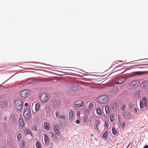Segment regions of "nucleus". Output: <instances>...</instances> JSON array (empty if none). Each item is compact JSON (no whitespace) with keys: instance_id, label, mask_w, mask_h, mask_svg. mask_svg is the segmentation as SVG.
Listing matches in <instances>:
<instances>
[{"instance_id":"nucleus-18","label":"nucleus","mask_w":148,"mask_h":148,"mask_svg":"<svg viewBox=\"0 0 148 148\" xmlns=\"http://www.w3.org/2000/svg\"><path fill=\"white\" fill-rule=\"evenodd\" d=\"M24 132L25 135L30 134L31 136H32V134L31 131L29 129H25L24 130Z\"/></svg>"},{"instance_id":"nucleus-27","label":"nucleus","mask_w":148,"mask_h":148,"mask_svg":"<svg viewBox=\"0 0 148 148\" xmlns=\"http://www.w3.org/2000/svg\"><path fill=\"white\" fill-rule=\"evenodd\" d=\"M110 121L112 122L114 121L115 119L114 114L111 115L110 116Z\"/></svg>"},{"instance_id":"nucleus-28","label":"nucleus","mask_w":148,"mask_h":148,"mask_svg":"<svg viewBox=\"0 0 148 148\" xmlns=\"http://www.w3.org/2000/svg\"><path fill=\"white\" fill-rule=\"evenodd\" d=\"M105 109L106 114L109 113L110 111V108L109 107L107 106H106Z\"/></svg>"},{"instance_id":"nucleus-48","label":"nucleus","mask_w":148,"mask_h":148,"mask_svg":"<svg viewBox=\"0 0 148 148\" xmlns=\"http://www.w3.org/2000/svg\"><path fill=\"white\" fill-rule=\"evenodd\" d=\"M80 112L79 111H78L77 112V114L79 115Z\"/></svg>"},{"instance_id":"nucleus-34","label":"nucleus","mask_w":148,"mask_h":148,"mask_svg":"<svg viewBox=\"0 0 148 148\" xmlns=\"http://www.w3.org/2000/svg\"><path fill=\"white\" fill-rule=\"evenodd\" d=\"M117 105L116 103H114L112 104L111 107L113 109H116L117 108Z\"/></svg>"},{"instance_id":"nucleus-12","label":"nucleus","mask_w":148,"mask_h":148,"mask_svg":"<svg viewBox=\"0 0 148 148\" xmlns=\"http://www.w3.org/2000/svg\"><path fill=\"white\" fill-rule=\"evenodd\" d=\"M75 119L74 112L73 110H71L69 112V120L70 121H72Z\"/></svg>"},{"instance_id":"nucleus-13","label":"nucleus","mask_w":148,"mask_h":148,"mask_svg":"<svg viewBox=\"0 0 148 148\" xmlns=\"http://www.w3.org/2000/svg\"><path fill=\"white\" fill-rule=\"evenodd\" d=\"M18 122L19 125L21 127L23 128L24 127L25 124L23 118H20L18 121Z\"/></svg>"},{"instance_id":"nucleus-21","label":"nucleus","mask_w":148,"mask_h":148,"mask_svg":"<svg viewBox=\"0 0 148 148\" xmlns=\"http://www.w3.org/2000/svg\"><path fill=\"white\" fill-rule=\"evenodd\" d=\"M97 113L99 116H101L102 114V112L100 108H97L96 110Z\"/></svg>"},{"instance_id":"nucleus-16","label":"nucleus","mask_w":148,"mask_h":148,"mask_svg":"<svg viewBox=\"0 0 148 148\" xmlns=\"http://www.w3.org/2000/svg\"><path fill=\"white\" fill-rule=\"evenodd\" d=\"M44 136L45 143L47 145L49 144V140L48 136L46 134H45Z\"/></svg>"},{"instance_id":"nucleus-43","label":"nucleus","mask_w":148,"mask_h":148,"mask_svg":"<svg viewBox=\"0 0 148 148\" xmlns=\"http://www.w3.org/2000/svg\"><path fill=\"white\" fill-rule=\"evenodd\" d=\"M143 148H148V145H146Z\"/></svg>"},{"instance_id":"nucleus-35","label":"nucleus","mask_w":148,"mask_h":148,"mask_svg":"<svg viewBox=\"0 0 148 148\" xmlns=\"http://www.w3.org/2000/svg\"><path fill=\"white\" fill-rule=\"evenodd\" d=\"M36 145L37 148H40V143L38 141L36 142Z\"/></svg>"},{"instance_id":"nucleus-11","label":"nucleus","mask_w":148,"mask_h":148,"mask_svg":"<svg viewBox=\"0 0 148 148\" xmlns=\"http://www.w3.org/2000/svg\"><path fill=\"white\" fill-rule=\"evenodd\" d=\"M29 94V91L27 90H25L22 91L21 93L22 97L24 98L28 97Z\"/></svg>"},{"instance_id":"nucleus-32","label":"nucleus","mask_w":148,"mask_h":148,"mask_svg":"<svg viewBox=\"0 0 148 148\" xmlns=\"http://www.w3.org/2000/svg\"><path fill=\"white\" fill-rule=\"evenodd\" d=\"M103 137L105 138L106 139H107L108 137V133L107 131H106L103 135Z\"/></svg>"},{"instance_id":"nucleus-14","label":"nucleus","mask_w":148,"mask_h":148,"mask_svg":"<svg viewBox=\"0 0 148 148\" xmlns=\"http://www.w3.org/2000/svg\"><path fill=\"white\" fill-rule=\"evenodd\" d=\"M44 128L46 130L49 131L50 130V126L47 122H45L44 124Z\"/></svg>"},{"instance_id":"nucleus-30","label":"nucleus","mask_w":148,"mask_h":148,"mask_svg":"<svg viewBox=\"0 0 148 148\" xmlns=\"http://www.w3.org/2000/svg\"><path fill=\"white\" fill-rule=\"evenodd\" d=\"M112 134L114 135H116L117 133L116 130L114 128H112Z\"/></svg>"},{"instance_id":"nucleus-22","label":"nucleus","mask_w":148,"mask_h":148,"mask_svg":"<svg viewBox=\"0 0 148 148\" xmlns=\"http://www.w3.org/2000/svg\"><path fill=\"white\" fill-rule=\"evenodd\" d=\"M6 100V97L4 96H2L0 97V104Z\"/></svg>"},{"instance_id":"nucleus-44","label":"nucleus","mask_w":148,"mask_h":148,"mask_svg":"<svg viewBox=\"0 0 148 148\" xmlns=\"http://www.w3.org/2000/svg\"><path fill=\"white\" fill-rule=\"evenodd\" d=\"M131 144V143H130L128 145H127V148L128 147L130 146V145Z\"/></svg>"},{"instance_id":"nucleus-50","label":"nucleus","mask_w":148,"mask_h":148,"mask_svg":"<svg viewBox=\"0 0 148 148\" xmlns=\"http://www.w3.org/2000/svg\"><path fill=\"white\" fill-rule=\"evenodd\" d=\"M49 110H50V108L49 107Z\"/></svg>"},{"instance_id":"nucleus-19","label":"nucleus","mask_w":148,"mask_h":148,"mask_svg":"<svg viewBox=\"0 0 148 148\" xmlns=\"http://www.w3.org/2000/svg\"><path fill=\"white\" fill-rule=\"evenodd\" d=\"M40 107V104L39 103H37L35 104V111L37 112L38 111Z\"/></svg>"},{"instance_id":"nucleus-17","label":"nucleus","mask_w":148,"mask_h":148,"mask_svg":"<svg viewBox=\"0 0 148 148\" xmlns=\"http://www.w3.org/2000/svg\"><path fill=\"white\" fill-rule=\"evenodd\" d=\"M143 88L144 89L148 88V81H145L142 83Z\"/></svg>"},{"instance_id":"nucleus-26","label":"nucleus","mask_w":148,"mask_h":148,"mask_svg":"<svg viewBox=\"0 0 148 148\" xmlns=\"http://www.w3.org/2000/svg\"><path fill=\"white\" fill-rule=\"evenodd\" d=\"M20 144L21 148H24L25 145V141L24 140H22Z\"/></svg>"},{"instance_id":"nucleus-2","label":"nucleus","mask_w":148,"mask_h":148,"mask_svg":"<svg viewBox=\"0 0 148 148\" xmlns=\"http://www.w3.org/2000/svg\"><path fill=\"white\" fill-rule=\"evenodd\" d=\"M109 98L106 95H102L98 98V101L100 104H104L107 103L109 101Z\"/></svg>"},{"instance_id":"nucleus-23","label":"nucleus","mask_w":148,"mask_h":148,"mask_svg":"<svg viewBox=\"0 0 148 148\" xmlns=\"http://www.w3.org/2000/svg\"><path fill=\"white\" fill-rule=\"evenodd\" d=\"M22 138V134L21 133H18L17 136V139L18 141L20 142Z\"/></svg>"},{"instance_id":"nucleus-42","label":"nucleus","mask_w":148,"mask_h":148,"mask_svg":"<svg viewBox=\"0 0 148 148\" xmlns=\"http://www.w3.org/2000/svg\"><path fill=\"white\" fill-rule=\"evenodd\" d=\"M76 123L77 124H79L80 123V121L79 120V119L77 120L76 121Z\"/></svg>"},{"instance_id":"nucleus-39","label":"nucleus","mask_w":148,"mask_h":148,"mask_svg":"<svg viewBox=\"0 0 148 148\" xmlns=\"http://www.w3.org/2000/svg\"><path fill=\"white\" fill-rule=\"evenodd\" d=\"M126 107V105L125 104H123L122 106L121 109L122 110H125Z\"/></svg>"},{"instance_id":"nucleus-5","label":"nucleus","mask_w":148,"mask_h":148,"mask_svg":"<svg viewBox=\"0 0 148 148\" xmlns=\"http://www.w3.org/2000/svg\"><path fill=\"white\" fill-rule=\"evenodd\" d=\"M24 115L27 120H29V119L31 115V111L29 108H27L25 110Z\"/></svg>"},{"instance_id":"nucleus-6","label":"nucleus","mask_w":148,"mask_h":148,"mask_svg":"<svg viewBox=\"0 0 148 148\" xmlns=\"http://www.w3.org/2000/svg\"><path fill=\"white\" fill-rule=\"evenodd\" d=\"M50 103L56 108H58L60 104L59 100L56 99H51Z\"/></svg>"},{"instance_id":"nucleus-8","label":"nucleus","mask_w":148,"mask_h":148,"mask_svg":"<svg viewBox=\"0 0 148 148\" xmlns=\"http://www.w3.org/2000/svg\"><path fill=\"white\" fill-rule=\"evenodd\" d=\"M53 127L55 134L57 136H59L60 134L59 125H58L56 124L53 126Z\"/></svg>"},{"instance_id":"nucleus-7","label":"nucleus","mask_w":148,"mask_h":148,"mask_svg":"<svg viewBox=\"0 0 148 148\" xmlns=\"http://www.w3.org/2000/svg\"><path fill=\"white\" fill-rule=\"evenodd\" d=\"M147 100L145 97H144L140 102V105L141 108H143L145 106L147 105Z\"/></svg>"},{"instance_id":"nucleus-29","label":"nucleus","mask_w":148,"mask_h":148,"mask_svg":"<svg viewBox=\"0 0 148 148\" xmlns=\"http://www.w3.org/2000/svg\"><path fill=\"white\" fill-rule=\"evenodd\" d=\"M100 122L99 120H97L96 121V128L97 130H98V126L100 124Z\"/></svg>"},{"instance_id":"nucleus-1","label":"nucleus","mask_w":148,"mask_h":148,"mask_svg":"<svg viewBox=\"0 0 148 148\" xmlns=\"http://www.w3.org/2000/svg\"><path fill=\"white\" fill-rule=\"evenodd\" d=\"M144 72L140 71H136L132 73L125 77H118L114 79L112 82V83L115 84H121L124 83L129 77L137 75H139L145 74Z\"/></svg>"},{"instance_id":"nucleus-4","label":"nucleus","mask_w":148,"mask_h":148,"mask_svg":"<svg viewBox=\"0 0 148 148\" xmlns=\"http://www.w3.org/2000/svg\"><path fill=\"white\" fill-rule=\"evenodd\" d=\"M14 106L15 108L17 110H20L22 107L21 100L20 99L16 100L14 102Z\"/></svg>"},{"instance_id":"nucleus-33","label":"nucleus","mask_w":148,"mask_h":148,"mask_svg":"<svg viewBox=\"0 0 148 148\" xmlns=\"http://www.w3.org/2000/svg\"><path fill=\"white\" fill-rule=\"evenodd\" d=\"M135 96L137 97H140V92L139 91H137L135 93Z\"/></svg>"},{"instance_id":"nucleus-31","label":"nucleus","mask_w":148,"mask_h":148,"mask_svg":"<svg viewBox=\"0 0 148 148\" xmlns=\"http://www.w3.org/2000/svg\"><path fill=\"white\" fill-rule=\"evenodd\" d=\"M56 118L58 119H59V116H61L60 113L58 111H56Z\"/></svg>"},{"instance_id":"nucleus-49","label":"nucleus","mask_w":148,"mask_h":148,"mask_svg":"<svg viewBox=\"0 0 148 148\" xmlns=\"http://www.w3.org/2000/svg\"><path fill=\"white\" fill-rule=\"evenodd\" d=\"M91 136H94V134H92L91 135Z\"/></svg>"},{"instance_id":"nucleus-15","label":"nucleus","mask_w":148,"mask_h":148,"mask_svg":"<svg viewBox=\"0 0 148 148\" xmlns=\"http://www.w3.org/2000/svg\"><path fill=\"white\" fill-rule=\"evenodd\" d=\"M118 117L119 118V127H120L123 128L125 127V122L124 121H120L119 118V115H118Z\"/></svg>"},{"instance_id":"nucleus-37","label":"nucleus","mask_w":148,"mask_h":148,"mask_svg":"<svg viewBox=\"0 0 148 148\" xmlns=\"http://www.w3.org/2000/svg\"><path fill=\"white\" fill-rule=\"evenodd\" d=\"M84 111L86 113H89L90 112V111L91 110L89 108H84Z\"/></svg>"},{"instance_id":"nucleus-45","label":"nucleus","mask_w":148,"mask_h":148,"mask_svg":"<svg viewBox=\"0 0 148 148\" xmlns=\"http://www.w3.org/2000/svg\"><path fill=\"white\" fill-rule=\"evenodd\" d=\"M51 133L52 134V137H53L54 136V134H53V132H51Z\"/></svg>"},{"instance_id":"nucleus-20","label":"nucleus","mask_w":148,"mask_h":148,"mask_svg":"<svg viewBox=\"0 0 148 148\" xmlns=\"http://www.w3.org/2000/svg\"><path fill=\"white\" fill-rule=\"evenodd\" d=\"M1 105L2 108H4L7 107L8 106V103L7 101L6 100L4 102L1 103Z\"/></svg>"},{"instance_id":"nucleus-9","label":"nucleus","mask_w":148,"mask_h":148,"mask_svg":"<svg viewBox=\"0 0 148 148\" xmlns=\"http://www.w3.org/2000/svg\"><path fill=\"white\" fill-rule=\"evenodd\" d=\"M139 84V82L138 80H134L132 81L130 83V86L133 87H137Z\"/></svg>"},{"instance_id":"nucleus-25","label":"nucleus","mask_w":148,"mask_h":148,"mask_svg":"<svg viewBox=\"0 0 148 148\" xmlns=\"http://www.w3.org/2000/svg\"><path fill=\"white\" fill-rule=\"evenodd\" d=\"M12 121L14 123L17 121L16 117L15 114L12 115Z\"/></svg>"},{"instance_id":"nucleus-38","label":"nucleus","mask_w":148,"mask_h":148,"mask_svg":"<svg viewBox=\"0 0 148 148\" xmlns=\"http://www.w3.org/2000/svg\"><path fill=\"white\" fill-rule=\"evenodd\" d=\"M66 116L64 115H61L60 116H59V119H62L64 120L66 119Z\"/></svg>"},{"instance_id":"nucleus-24","label":"nucleus","mask_w":148,"mask_h":148,"mask_svg":"<svg viewBox=\"0 0 148 148\" xmlns=\"http://www.w3.org/2000/svg\"><path fill=\"white\" fill-rule=\"evenodd\" d=\"M136 104V103L134 102L131 103L129 105V107L130 109H133L134 107V106Z\"/></svg>"},{"instance_id":"nucleus-40","label":"nucleus","mask_w":148,"mask_h":148,"mask_svg":"<svg viewBox=\"0 0 148 148\" xmlns=\"http://www.w3.org/2000/svg\"><path fill=\"white\" fill-rule=\"evenodd\" d=\"M105 125L106 126V127H109V124H108V122H105Z\"/></svg>"},{"instance_id":"nucleus-46","label":"nucleus","mask_w":148,"mask_h":148,"mask_svg":"<svg viewBox=\"0 0 148 148\" xmlns=\"http://www.w3.org/2000/svg\"><path fill=\"white\" fill-rule=\"evenodd\" d=\"M28 105V103H25V106H27V105Z\"/></svg>"},{"instance_id":"nucleus-3","label":"nucleus","mask_w":148,"mask_h":148,"mask_svg":"<svg viewBox=\"0 0 148 148\" xmlns=\"http://www.w3.org/2000/svg\"><path fill=\"white\" fill-rule=\"evenodd\" d=\"M39 98L42 102H47L50 99L49 95L45 93L40 94L39 96Z\"/></svg>"},{"instance_id":"nucleus-47","label":"nucleus","mask_w":148,"mask_h":148,"mask_svg":"<svg viewBox=\"0 0 148 148\" xmlns=\"http://www.w3.org/2000/svg\"><path fill=\"white\" fill-rule=\"evenodd\" d=\"M125 112H123V116H125V115H124V114H125Z\"/></svg>"},{"instance_id":"nucleus-10","label":"nucleus","mask_w":148,"mask_h":148,"mask_svg":"<svg viewBox=\"0 0 148 148\" xmlns=\"http://www.w3.org/2000/svg\"><path fill=\"white\" fill-rule=\"evenodd\" d=\"M84 105L83 101L81 100H79L76 102L74 104L75 107L79 108H80Z\"/></svg>"},{"instance_id":"nucleus-41","label":"nucleus","mask_w":148,"mask_h":148,"mask_svg":"<svg viewBox=\"0 0 148 148\" xmlns=\"http://www.w3.org/2000/svg\"><path fill=\"white\" fill-rule=\"evenodd\" d=\"M134 110H133V111L135 112H137V109L135 107H134Z\"/></svg>"},{"instance_id":"nucleus-36","label":"nucleus","mask_w":148,"mask_h":148,"mask_svg":"<svg viewBox=\"0 0 148 148\" xmlns=\"http://www.w3.org/2000/svg\"><path fill=\"white\" fill-rule=\"evenodd\" d=\"M93 107V105L92 103H89V106H88V108L90 109V110H91Z\"/></svg>"}]
</instances>
